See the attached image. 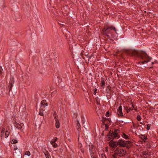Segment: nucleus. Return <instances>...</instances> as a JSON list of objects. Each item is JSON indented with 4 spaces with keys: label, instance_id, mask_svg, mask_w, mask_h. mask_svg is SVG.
I'll return each instance as SVG.
<instances>
[{
    "label": "nucleus",
    "instance_id": "36",
    "mask_svg": "<svg viewBox=\"0 0 158 158\" xmlns=\"http://www.w3.org/2000/svg\"><path fill=\"white\" fill-rule=\"evenodd\" d=\"M103 119H105V118H106L105 117H104L103 116L102 117Z\"/></svg>",
    "mask_w": 158,
    "mask_h": 158
},
{
    "label": "nucleus",
    "instance_id": "3",
    "mask_svg": "<svg viewBox=\"0 0 158 158\" xmlns=\"http://www.w3.org/2000/svg\"><path fill=\"white\" fill-rule=\"evenodd\" d=\"M126 152L125 149L120 148H117L114 151L113 154L111 157V158H120L125 156Z\"/></svg>",
    "mask_w": 158,
    "mask_h": 158
},
{
    "label": "nucleus",
    "instance_id": "18",
    "mask_svg": "<svg viewBox=\"0 0 158 158\" xmlns=\"http://www.w3.org/2000/svg\"><path fill=\"white\" fill-rule=\"evenodd\" d=\"M10 132H8L7 131H6L5 133V138H7L10 134Z\"/></svg>",
    "mask_w": 158,
    "mask_h": 158
},
{
    "label": "nucleus",
    "instance_id": "14",
    "mask_svg": "<svg viewBox=\"0 0 158 158\" xmlns=\"http://www.w3.org/2000/svg\"><path fill=\"white\" fill-rule=\"evenodd\" d=\"M122 109H117V113L119 116H123Z\"/></svg>",
    "mask_w": 158,
    "mask_h": 158
},
{
    "label": "nucleus",
    "instance_id": "38",
    "mask_svg": "<svg viewBox=\"0 0 158 158\" xmlns=\"http://www.w3.org/2000/svg\"><path fill=\"white\" fill-rule=\"evenodd\" d=\"M81 152L83 153H84V151L83 150H81Z\"/></svg>",
    "mask_w": 158,
    "mask_h": 158
},
{
    "label": "nucleus",
    "instance_id": "10",
    "mask_svg": "<svg viewBox=\"0 0 158 158\" xmlns=\"http://www.w3.org/2000/svg\"><path fill=\"white\" fill-rule=\"evenodd\" d=\"M14 79L13 78L11 79L10 80V85L9 86V91H10L11 90L12 87L13 85L14 84Z\"/></svg>",
    "mask_w": 158,
    "mask_h": 158
},
{
    "label": "nucleus",
    "instance_id": "12",
    "mask_svg": "<svg viewBox=\"0 0 158 158\" xmlns=\"http://www.w3.org/2000/svg\"><path fill=\"white\" fill-rule=\"evenodd\" d=\"M44 153L46 158H51V156L48 151L45 150L44 152Z\"/></svg>",
    "mask_w": 158,
    "mask_h": 158
},
{
    "label": "nucleus",
    "instance_id": "22",
    "mask_svg": "<svg viewBox=\"0 0 158 158\" xmlns=\"http://www.w3.org/2000/svg\"><path fill=\"white\" fill-rule=\"evenodd\" d=\"M17 142L18 141L16 139H12L11 142L12 143H17Z\"/></svg>",
    "mask_w": 158,
    "mask_h": 158
},
{
    "label": "nucleus",
    "instance_id": "4",
    "mask_svg": "<svg viewBox=\"0 0 158 158\" xmlns=\"http://www.w3.org/2000/svg\"><path fill=\"white\" fill-rule=\"evenodd\" d=\"M119 130L116 129L114 130V131L110 130L107 135V137L109 140L110 139H114L116 138H119L120 136L119 135Z\"/></svg>",
    "mask_w": 158,
    "mask_h": 158
},
{
    "label": "nucleus",
    "instance_id": "11",
    "mask_svg": "<svg viewBox=\"0 0 158 158\" xmlns=\"http://www.w3.org/2000/svg\"><path fill=\"white\" fill-rule=\"evenodd\" d=\"M14 126L18 129H20L22 128V127L21 125L20 124L16 122V121H15L14 123Z\"/></svg>",
    "mask_w": 158,
    "mask_h": 158
},
{
    "label": "nucleus",
    "instance_id": "1",
    "mask_svg": "<svg viewBox=\"0 0 158 158\" xmlns=\"http://www.w3.org/2000/svg\"><path fill=\"white\" fill-rule=\"evenodd\" d=\"M125 52L129 55L135 56L140 58L143 61L139 62V63H141L142 64H143L145 63H148L151 59V58L148 56L145 52L142 51L126 50Z\"/></svg>",
    "mask_w": 158,
    "mask_h": 158
},
{
    "label": "nucleus",
    "instance_id": "9",
    "mask_svg": "<svg viewBox=\"0 0 158 158\" xmlns=\"http://www.w3.org/2000/svg\"><path fill=\"white\" fill-rule=\"evenodd\" d=\"M47 106V104L46 100H43L41 102L40 106L41 109H43L45 108V107Z\"/></svg>",
    "mask_w": 158,
    "mask_h": 158
},
{
    "label": "nucleus",
    "instance_id": "5",
    "mask_svg": "<svg viewBox=\"0 0 158 158\" xmlns=\"http://www.w3.org/2000/svg\"><path fill=\"white\" fill-rule=\"evenodd\" d=\"M131 143V141H124L122 140H120L117 142L118 145H119L122 147H126L128 149L130 148V144Z\"/></svg>",
    "mask_w": 158,
    "mask_h": 158
},
{
    "label": "nucleus",
    "instance_id": "35",
    "mask_svg": "<svg viewBox=\"0 0 158 158\" xmlns=\"http://www.w3.org/2000/svg\"><path fill=\"white\" fill-rule=\"evenodd\" d=\"M127 113L129 111H130L131 110H133V109H127Z\"/></svg>",
    "mask_w": 158,
    "mask_h": 158
},
{
    "label": "nucleus",
    "instance_id": "40",
    "mask_svg": "<svg viewBox=\"0 0 158 158\" xmlns=\"http://www.w3.org/2000/svg\"><path fill=\"white\" fill-rule=\"evenodd\" d=\"M140 123L141 124H142V122H140Z\"/></svg>",
    "mask_w": 158,
    "mask_h": 158
},
{
    "label": "nucleus",
    "instance_id": "21",
    "mask_svg": "<svg viewBox=\"0 0 158 158\" xmlns=\"http://www.w3.org/2000/svg\"><path fill=\"white\" fill-rule=\"evenodd\" d=\"M76 127L77 129V130L78 131L81 130V125H77V126H76Z\"/></svg>",
    "mask_w": 158,
    "mask_h": 158
},
{
    "label": "nucleus",
    "instance_id": "39",
    "mask_svg": "<svg viewBox=\"0 0 158 158\" xmlns=\"http://www.w3.org/2000/svg\"><path fill=\"white\" fill-rule=\"evenodd\" d=\"M152 64H154V63L152 62Z\"/></svg>",
    "mask_w": 158,
    "mask_h": 158
},
{
    "label": "nucleus",
    "instance_id": "7",
    "mask_svg": "<svg viewBox=\"0 0 158 158\" xmlns=\"http://www.w3.org/2000/svg\"><path fill=\"white\" fill-rule=\"evenodd\" d=\"M53 116L56 121V128H58L60 127V124L59 121L58 117L57 115H56V112L54 113Z\"/></svg>",
    "mask_w": 158,
    "mask_h": 158
},
{
    "label": "nucleus",
    "instance_id": "32",
    "mask_svg": "<svg viewBox=\"0 0 158 158\" xmlns=\"http://www.w3.org/2000/svg\"><path fill=\"white\" fill-rule=\"evenodd\" d=\"M2 71V69L1 66H0V72L1 73Z\"/></svg>",
    "mask_w": 158,
    "mask_h": 158
},
{
    "label": "nucleus",
    "instance_id": "25",
    "mask_svg": "<svg viewBox=\"0 0 158 158\" xmlns=\"http://www.w3.org/2000/svg\"><path fill=\"white\" fill-rule=\"evenodd\" d=\"M25 155L28 156H29L31 155L29 151H27L25 152Z\"/></svg>",
    "mask_w": 158,
    "mask_h": 158
},
{
    "label": "nucleus",
    "instance_id": "29",
    "mask_svg": "<svg viewBox=\"0 0 158 158\" xmlns=\"http://www.w3.org/2000/svg\"><path fill=\"white\" fill-rule=\"evenodd\" d=\"M102 122L103 124L105 126V124H106L105 123V122H106V120H105V119H102Z\"/></svg>",
    "mask_w": 158,
    "mask_h": 158
},
{
    "label": "nucleus",
    "instance_id": "33",
    "mask_svg": "<svg viewBox=\"0 0 158 158\" xmlns=\"http://www.w3.org/2000/svg\"><path fill=\"white\" fill-rule=\"evenodd\" d=\"M17 149V148L16 146H15L14 148V150H16Z\"/></svg>",
    "mask_w": 158,
    "mask_h": 158
},
{
    "label": "nucleus",
    "instance_id": "17",
    "mask_svg": "<svg viewBox=\"0 0 158 158\" xmlns=\"http://www.w3.org/2000/svg\"><path fill=\"white\" fill-rule=\"evenodd\" d=\"M51 143L53 147L54 148H56L57 147V144L55 143V142H54V141H51L50 142Z\"/></svg>",
    "mask_w": 158,
    "mask_h": 158
},
{
    "label": "nucleus",
    "instance_id": "20",
    "mask_svg": "<svg viewBox=\"0 0 158 158\" xmlns=\"http://www.w3.org/2000/svg\"><path fill=\"white\" fill-rule=\"evenodd\" d=\"M110 118H105V120L106 121H108L107 123H109V124H110L111 121L110 120Z\"/></svg>",
    "mask_w": 158,
    "mask_h": 158
},
{
    "label": "nucleus",
    "instance_id": "24",
    "mask_svg": "<svg viewBox=\"0 0 158 158\" xmlns=\"http://www.w3.org/2000/svg\"><path fill=\"white\" fill-rule=\"evenodd\" d=\"M137 119L138 121H139L141 120V117L140 115H138L137 116Z\"/></svg>",
    "mask_w": 158,
    "mask_h": 158
},
{
    "label": "nucleus",
    "instance_id": "41",
    "mask_svg": "<svg viewBox=\"0 0 158 158\" xmlns=\"http://www.w3.org/2000/svg\"><path fill=\"white\" fill-rule=\"evenodd\" d=\"M94 94H96V93L95 92H94Z\"/></svg>",
    "mask_w": 158,
    "mask_h": 158
},
{
    "label": "nucleus",
    "instance_id": "19",
    "mask_svg": "<svg viewBox=\"0 0 158 158\" xmlns=\"http://www.w3.org/2000/svg\"><path fill=\"white\" fill-rule=\"evenodd\" d=\"M122 136L123 138H125V139H129V137L124 133L123 134Z\"/></svg>",
    "mask_w": 158,
    "mask_h": 158
},
{
    "label": "nucleus",
    "instance_id": "15",
    "mask_svg": "<svg viewBox=\"0 0 158 158\" xmlns=\"http://www.w3.org/2000/svg\"><path fill=\"white\" fill-rule=\"evenodd\" d=\"M39 114L43 116L44 114H45L46 112H45L44 109H39Z\"/></svg>",
    "mask_w": 158,
    "mask_h": 158
},
{
    "label": "nucleus",
    "instance_id": "8",
    "mask_svg": "<svg viewBox=\"0 0 158 158\" xmlns=\"http://www.w3.org/2000/svg\"><path fill=\"white\" fill-rule=\"evenodd\" d=\"M117 142L114 141L113 139H112L109 142V146L110 147L112 148H115L117 147L118 145Z\"/></svg>",
    "mask_w": 158,
    "mask_h": 158
},
{
    "label": "nucleus",
    "instance_id": "26",
    "mask_svg": "<svg viewBox=\"0 0 158 158\" xmlns=\"http://www.w3.org/2000/svg\"><path fill=\"white\" fill-rule=\"evenodd\" d=\"M150 126H151V124H148L147 125V128H146L147 130H148L150 129Z\"/></svg>",
    "mask_w": 158,
    "mask_h": 158
},
{
    "label": "nucleus",
    "instance_id": "30",
    "mask_svg": "<svg viewBox=\"0 0 158 158\" xmlns=\"http://www.w3.org/2000/svg\"><path fill=\"white\" fill-rule=\"evenodd\" d=\"M57 138H56L54 140L53 139L51 141H54V142H55L57 140Z\"/></svg>",
    "mask_w": 158,
    "mask_h": 158
},
{
    "label": "nucleus",
    "instance_id": "2",
    "mask_svg": "<svg viewBox=\"0 0 158 158\" xmlns=\"http://www.w3.org/2000/svg\"><path fill=\"white\" fill-rule=\"evenodd\" d=\"M112 30H114L115 33L117 34L115 28L112 27H107L106 28H104L102 31V33L104 35L107 37L108 39H110L111 38H114V36Z\"/></svg>",
    "mask_w": 158,
    "mask_h": 158
},
{
    "label": "nucleus",
    "instance_id": "27",
    "mask_svg": "<svg viewBox=\"0 0 158 158\" xmlns=\"http://www.w3.org/2000/svg\"><path fill=\"white\" fill-rule=\"evenodd\" d=\"M106 116L107 117H108L109 115H110V113H109V111H108L106 113V114H105Z\"/></svg>",
    "mask_w": 158,
    "mask_h": 158
},
{
    "label": "nucleus",
    "instance_id": "16",
    "mask_svg": "<svg viewBox=\"0 0 158 158\" xmlns=\"http://www.w3.org/2000/svg\"><path fill=\"white\" fill-rule=\"evenodd\" d=\"M5 129L4 128H3L1 131V137L3 136L4 135L5 132Z\"/></svg>",
    "mask_w": 158,
    "mask_h": 158
},
{
    "label": "nucleus",
    "instance_id": "34",
    "mask_svg": "<svg viewBox=\"0 0 158 158\" xmlns=\"http://www.w3.org/2000/svg\"><path fill=\"white\" fill-rule=\"evenodd\" d=\"M77 125H80L78 121H77Z\"/></svg>",
    "mask_w": 158,
    "mask_h": 158
},
{
    "label": "nucleus",
    "instance_id": "6",
    "mask_svg": "<svg viewBox=\"0 0 158 158\" xmlns=\"http://www.w3.org/2000/svg\"><path fill=\"white\" fill-rule=\"evenodd\" d=\"M90 154L91 158H97V154L94 146L93 145H89Z\"/></svg>",
    "mask_w": 158,
    "mask_h": 158
},
{
    "label": "nucleus",
    "instance_id": "23",
    "mask_svg": "<svg viewBox=\"0 0 158 158\" xmlns=\"http://www.w3.org/2000/svg\"><path fill=\"white\" fill-rule=\"evenodd\" d=\"M108 124H109V123H106V124H105V126L106 130L107 131L108 130L109 128Z\"/></svg>",
    "mask_w": 158,
    "mask_h": 158
},
{
    "label": "nucleus",
    "instance_id": "31",
    "mask_svg": "<svg viewBox=\"0 0 158 158\" xmlns=\"http://www.w3.org/2000/svg\"><path fill=\"white\" fill-rule=\"evenodd\" d=\"M101 82L102 85H104L105 84V82L104 81H102Z\"/></svg>",
    "mask_w": 158,
    "mask_h": 158
},
{
    "label": "nucleus",
    "instance_id": "37",
    "mask_svg": "<svg viewBox=\"0 0 158 158\" xmlns=\"http://www.w3.org/2000/svg\"><path fill=\"white\" fill-rule=\"evenodd\" d=\"M118 109H122V107L121 106H120V107H119Z\"/></svg>",
    "mask_w": 158,
    "mask_h": 158
},
{
    "label": "nucleus",
    "instance_id": "13",
    "mask_svg": "<svg viewBox=\"0 0 158 158\" xmlns=\"http://www.w3.org/2000/svg\"><path fill=\"white\" fill-rule=\"evenodd\" d=\"M139 137L141 138L143 141L144 142H145V140L147 139V138L146 136H145L144 135H139Z\"/></svg>",
    "mask_w": 158,
    "mask_h": 158
},
{
    "label": "nucleus",
    "instance_id": "28",
    "mask_svg": "<svg viewBox=\"0 0 158 158\" xmlns=\"http://www.w3.org/2000/svg\"><path fill=\"white\" fill-rule=\"evenodd\" d=\"M102 158H106L105 154H102Z\"/></svg>",
    "mask_w": 158,
    "mask_h": 158
}]
</instances>
